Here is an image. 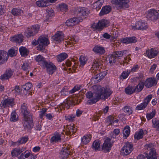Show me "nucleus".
I'll list each match as a JSON object with an SVG mask.
<instances>
[{
    "mask_svg": "<svg viewBox=\"0 0 159 159\" xmlns=\"http://www.w3.org/2000/svg\"><path fill=\"white\" fill-rule=\"evenodd\" d=\"M93 89L95 90V92L93 93L89 91L86 93V95L87 98L89 99L92 98H93L87 101V104H91L96 103L101 99L107 98L112 93V92L110 89L102 87L100 85H94L93 86Z\"/></svg>",
    "mask_w": 159,
    "mask_h": 159,
    "instance_id": "f257e3e1",
    "label": "nucleus"
},
{
    "mask_svg": "<svg viewBox=\"0 0 159 159\" xmlns=\"http://www.w3.org/2000/svg\"><path fill=\"white\" fill-rule=\"evenodd\" d=\"M38 64L44 69L46 68L47 72L52 75L57 69L56 67L51 62L47 61L45 58L41 55L37 56L35 59Z\"/></svg>",
    "mask_w": 159,
    "mask_h": 159,
    "instance_id": "f03ea898",
    "label": "nucleus"
},
{
    "mask_svg": "<svg viewBox=\"0 0 159 159\" xmlns=\"http://www.w3.org/2000/svg\"><path fill=\"white\" fill-rule=\"evenodd\" d=\"M130 0H111V2L115 4L116 8L118 10L128 8L129 5V3Z\"/></svg>",
    "mask_w": 159,
    "mask_h": 159,
    "instance_id": "7ed1b4c3",
    "label": "nucleus"
},
{
    "mask_svg": "<svg viewBox=\"0 0 159 159\" xmlns=\"http://www.w3.org/2000/svg\"><path fill=\"white\" fill-rule=\"evenodd\" d=\"M39 28L38 25H34L28 28L25 31V36L28 38L34 36L38 33Z\"/></svg>",
    "mask_w": 159,
    "mask_h": 159,
    "instance_id": "20e7f679",
    "label": "nucleus"
},
{
    "mask_svg": "<svg viewBox=\"0 0 159 159\" xmlns=\"http://www.w3.org/2000/svg\"><path fill=\"white\" fill-rule=\"evenodd\" d=\"M29 116L24 117L23 125L25 129H30L33 126L32 114H30Z\"/></svg>",
    "mask_w": 159,
    "mask_h": 159,
    "instance_id": "39448f33",
    "label": "nucleus"
},
{
    "mask_svg": "<svg viewBox=\"0 0 159 159\" xmlns=\"http://www.w3.org/2000/svg\"><path fill=\"white\" fill-rule=\"evenodd\" d=\"M114 142V141H111L109 138L106 139L102 146V150L104 152H109L111 150Z\"/></svg>",
    "mask_w": 159,
    "mask_h": 159,
    "instance_id": "423d86ee",
    "label": "nucleus"
},
{
    "mask_svg": "<svg viewBox=\"0 0 159 159\" xmlns=\"http://www.w3.org/2000/svg\"><path fill=\"white\" fill-rule=\"evenodd\" d=\"M109 21L107 20L102 19L99 21L97 24H94L92 25L93 28L96 30H101L105 27L108 26Z\"/></svg>",
    "mask_w": 159,
    "mask_h": 159,
    "instance_id": "0eeeda50",
    "label": "nucleus"
},
{
    "mask_svg": "<svg viewBox=\"0 0 159 159\" xmlns=\"http://www.w3.org/2000/svg\"><path fill=\"white\" fill-rule=\"evenodd\" d=\"M39 45L37 46L38 49L40 50H42L46 46H47L49 43V41L48 39L45 37L42 36H40L39 38Z\"/></svg>",
    "mask_w": 159,
    "mask_h": 159,
    "instance_id": "6e6552de",
    "label": "nucleus"
},
{
    "mask_svg": "<svg viewBox=\"0 0 159 159\" xmlns=\"http://www.w3.org/2000/svg\"><path fill=\"white\" fill-rule=\"evenodd\" d=\"M15 104L14 99L8 98L2 101L0 106L1 107L6 108L7 107H12Z\"/></svg>",
    "mask_w": 159,
    "mask_h": 159,
    "instance_id": "1a4fd4ad",
    "label": "nucleus"
},
{
    "mask_svg": "<svg viewBox=\"0 0 159 159\" xmlns=\"http://www.w3.org/2000/svg\"><path fill=\"white\" fill-rule=\"evenodd\" d=\"M76 13L79 17L83 18L87 16L89 13V11L88 9L85 7H78L77 9Z\"/></svg>",
    "mask_w": 159,
    "mask_h": 159,
    "instance_id": "9d476101",
    "label": "nucleus"
},
{
    "mask_svg": "<svg viewBox=\"0 0 159 159\" xmlns=\"http://www.w3.org/2000/svg\"><path fill=\"white\" fill-rule=\"evenodd\" d=\"M159 17V13L156 10L154 9H151L148 11V13L147 15L148 19L153 20L157 19Z\"/></svg>",
    "mask_w": 159,
    "mask_h": 159,
    "instance_id": "9b49d317",
    "label": "nucleus"
},
{
    "mask_svg": "<svg viewBox=\"0 0 159 159\" xmlns=\"http://www.w3.org/2000/svg\"><path fill=\"white\" fill-rule=\"evenodd\" d=\"M82 21V18L77 17L68 19L66 20V24L68 26H72Z\"/></svg>",
    "mask_w": 159,
    "mask_h": 159,
    "instance_id": "f8f14e48",
    "label": "nucleus"
},
{
    "mask_svg": "<svg viewBox=\"0 0 159 159\" xmlns=\"http://www.w3.org/2000/svg\"><path fill=\"white\" fill-rule=\"evenodd\" d=\"M157 83V81L154 78H149L147 79L144 85L148 88H151L152 86L156 85Z\"/></svg>",
    "mask_w": 159,
    "mask_h": 159,
    "instance_id": "ddd939ff",
    "label": "nucleus"
},
{
    "mask_svg": "<svg viewBox=\"0 0 159 159\" xmlns=\"http://www.w3.org/2000/svg\"><path fill=\"white\" fill-rule=\"evenodd\" d=\"M14 71L11 69H7L5 73L0 77V79L2 80H8L13 75Z\"/></svg>",
    "mask_w": 159,
    "mask_h": 159,
    "instance_id": "4468645a",
    "label": "nucleus"
},
{
    "mask_svg": "<svg viewBox=\"0 0 159 159\" xmlns=\"http://www.w3.org/2000/svg\"><path fill=\"white\" fill-rule=\"evenodd\" d=\"M64 36L61 32L58 31L52 37V39L57 43H59L63 40Z\"/></svg>",
    "mask_w": 159,
    "mask_h": 159,
    "instance_id": "2eb2a0df",
    "label": "nucleus"
},
{
    "mask_svg": "<svg viewBox=\"0 0 159 159\" xmlns=\"http://www.w3.org/2000/svg\"><path fill=\"white\" fill-rule=\"evenodd\" d=\"M8 58V55L6 51H0V65L6 62Z\"/></svg>",
    "mask_w": 159,
    "mask_h": 159,
    "instance_id": "dca6fc26",
    "label": "nucleus"
},
{
    "mask_svg": "<svg viewBox=\"0 0 159 159\" xmlns=\"http://www.w3.org/2000/svg\"><path fill=\"white\" fill-rule=\"evenodd\" d=\"M145 156L147 159H157V156L155 149H153L150 151H147Z\"/></svg>",
    "mask_w": 159,
    "mask_h": 159,
    "instance_id": "f3484780",
    "label": "nucleus"
},
{
    "mask_svg": "<svg viewBox=\"0 0 159 159\" xmlns=\"http://www.w3.org/2000/svg\"><path fill=\"white\" fill-rule=\"evenodd\" d=\"M146 53L149 58H152L157 56L158 52L157 50L152 48L150 49L147 50L146 51Z\"/></svg>",
    "mask_w": 159,
    "mask_h": 159,
    "instance_id": "a211bd4d",
    "label": "nucleus"
},
{
    "mask_svg": "<svg viewBox=\"0 0 159 159\" xmlns=\"http://www.w3.org/2000/svg\"><path fill=\"white\" fill-rule=\"evenodd\" d=\"M93 50L96 53H99L102 55L105 52V48L104 47L98 45L95 46L93 48Z\"/></svg>",
    "mask_w": 159,
    "mask_h": 159,
    "instance_id": "6ab92c4d",
    "label": "nucleus"
},
{
    "mask_svg": "<svg viewBox=\"0 0 159 159\" xmlns=\"http://www.w3.org/2000/svg\"><path fill=\"white\" fill-rule=\"evenodd\" d=\"M60 154L62 159L66 158L70 154V152L66 148L64 147L61 149Z\"/></svg>",
    "mask_w": 159,
    "mask_h": 159,
    "instance_id": "aec40b11",
    "label": "nucleus"
},
{
    "mask_svg": "<svg viewBox=\"0 0 159 159\" xmlns=\"http://www.w3.org/2000/svg\"><path fill=\"white\" fill-rule=\"evenodd\" d=\"M111 10V7L109 5L104 6L99 13L100 16H103L110 12Z\"/></svg>",
    "mask_w": 159,
    "mask_h": 159,
    "instance_id": "412c9836",
    "label": "nucleus"
},
{
    "mask_svg": "<svg viewBox=\"0 0 159 159\" xmlns=\"http://www.w3.org/2000/svg\"><path fill=\"white\" fill-rule=\"evenodd\" d=\"M21 112L23 114L24 117L29 116L30 114H32V113H30L27 110V107L25 105V104L23 103L21 105Z\"/></svg>",
    "mask_w": 159,
    "mask_h": 159,
    "instance_id": "4be33fe9",
    "label": "nucleus"
},
{
    "mask_svg": "<svg viewBox=\"0 0 159 159\" xmlns=\"http://www.w3.org/2000/svg\"><path fill=\"white\" fill-rule=\"evenodd\" d=\"M23 40V36L21 34H20L17 35L13 37L12 39L13 41L17 43H21Z\"/></svg>",
    "mask_w": 159,
    "mask_h": 159,
    "instance_id": "5701e85b",
    "label": "nucleus"
},
{
    "mask_svg": "<svg viewBox=\"0 0 159 159\" xmlns=\"http://www.w3.org/2000/svg\"><path fill=\"white\" fill-rule=\"evenodd\" d=\"M127 52L126 50L118 51L114 52L113 53L116 56L115 57L117 58V59L118 60L122 58L123 55L126 54Z\"/></svg>",
    "mask_w": 159,
    "mask_h": 159,
    "instance_id": "b1692460",
    "label": "nucleus"
},
{
    "mask_svg": "<svg viewBox=\"0 0 159 159\" xmlns=\"http://www.w3.org/2000/svg\"><path fill=\"white\" fill-rule=\"evenodd\" d=\"M144 87V83L140 81L135 87H133L134 92L139 93L141 92Z\"/></svg>",
    "mask_w": 159,
    "mask_h": 159,
    "instance_id": "393cba45",
    "label": "nucleus"
},
{
    "mask_svg": "<svg viewBox=\"0 0 159 159\" xmlns=\"http://www.w3.org/2000/svg\"><path fill=\"white\" fill-rule=\"evenodd\" d=\"M20 54L22 57H26L27 56L29 51L26 48L24 47H20L19 49Z\"/></svg>",
    "mask_w": 159,
    "mask_h": 159,
    "instance_id": "a878e982",
    "label": "nucleus"
},
{
    "mask_svg": "<svg viewBox=\"0 0 159 159\" xmlns=\"http://www.w3.org/2000/svg\"><path fill=\"white\" fill-rule=\"evenodd\" d=\"M11 13L13 15L16 16H19L23 13V11L18 8H14L11 10Z\"/></svg>",
    "mask_w": 159,
    "mask_h": 159,
    "instance_id": "bb28decb",
    "label": "nucleus"
},
{
    "mask_svg": "<svg viewBox=\"0 0 159 159\" xmlns=\"http://www.w3.org/2000/svg\"><path fill=\"white\" fill-rule=\"evenodd\" d=\"M115 56H116L113 53L109 55L108 57L109 63L111 66L113 65L118 60Z\"/></svg>",
    "mask_w": 159,
    "mask_h": 159,
    "instance_id": "cd10ccee",
    "label": "nucleus"
},
{
    "mask_svg": "<svg viewBox=\"0 0 159 159\" xmlns=\"http://www.w3.org/2000/svg\"><path fill=\"white\" fill-rule=\"evenodd\" d=\"M68 57L67 54L66 53H62L57 56V60L61 62L66 59Z\"/></svg>",
    "mask_w": 159,
    "mask_h": 159,
    "instance_id": "c85d7f7f",
    "label": "nucleus"
},
{
    "mask_svg": "<svg viewBox=\"0 0 159 159\" xmlns=\"http://www.w3.org/2000/svg\"><path fill=\"white\" fill-rule=\"evenodd\" d=\"M91 137L90 134L84 135L81 139V143L83 144H87L90 140Z\"/></svg>",
    "mask_w": 159,
    "mask_h": 159,
    "instance_id": "c756f323",
    "label": "nucleus"
},
{
    "mask_svg": "<svg viewBox=\"0 0 159 159\" xmlns=\"http://www.w3.org/2000/svg\"><path fill=\"white\" fill-rule=\"evenodd\" d=\"M130 132V127L127 125L125 127L123 131L124 137L126 139L129 136Z\"/></svg>",
    "mask_w": 159,
    "mask_h": 159,
    "instance_id": "7c9ffc66",
    "label": "nucleus"
},
{
    "mask_svg": "<svg viewBox=\"0 0 159 159\" xmlns=\"http://www.w3.org/2000/svg\"><path fill=\"white\" fill-rule=\"evenodd\" d=\"M28 137H23L20 138V139L18 141L14 143L13 144L15 145H19L21 144L25 143L28 140Z\"/></svg>",
    "mask_w": 159,
    "mask_h": 159,
    "instance_id": "2f4dec72",
    "label": "nucleus"
},
{
    "mask_svg": "<svg viewBox=\"0 0 159 159\" xmlns=\"http://www.w3.org/2000/svg\"><path fill=\"white\" fill-rule=\"evenodd\" d=\"M103 2V0H99L97 1L96 2L94 3V7L97 11H98L100 9Z\"/></svg>",
    "mask_w": 159,
    "mask_h": 159,
    "instance_id": "473e14b6",
    "label": "nucleus"
},
{
    "mask_svg": "<svg viewBox=\"0 0 159 159\" xmlns=\"http://www.w3.org/2000/svg\"><path fill=\"white\" fill-rule=\"evenodd\" d=\"M100 141L98 140L94 141L92 145V148L95 151L99 150L100 148Z\"/></svg>",
    "mask_w": 159,
    "mask_h": 159,
    "instance_id": "72a5a7b5",
    "label": "nucleus"
},
{
    "mask_svg": "<svg viewBox=\"0 0 159 159\" xmlns=\"http://www.w3.org/2000/svg\"><path fill=\"white\" fill-rule=\"evenodd\" d=\"M144 132L142 129H141L139 131L136 133L134 135L135 139L138 140L142 139L143 136Z\"/></svg>",
    "mask_w": 159,
    "mask_h": 159,
    "instance_id": "f704fd0d",
    "label": "nucleus"
},
{
    "mask_svg": "<svg viewBox=\"0 0 159 159\" xmlns=\"http://www.w3.org/2000/svg\"><path fill=\"white\" fill-rule=\"evenodd\" d=\"M61 135L60 134L57 133L54 136L52 137L51 141L52 142H57L61 140Z\"/></svg>",
    "mask_w": 159,
    "mask_h": 159,
    "instance_id": "c9c22d12",
    "label": "nucleus"
},
{
    "mask_svg": "<svg viewBox=\"0 0 159 159\" xmlns=\"http://www.w3.org/2000/svg\"><path fill=\"white\" fill-rule=\"evenodd\" d=\"M106 75V73L105 72H103L98 73L94 76V78L95 79L99 81V80H100L102 79L103 77Z\"/></svg>",
    "mask_w": 159,
    "mask_h": 159,
    "instance_id": "e433bc0d",
    "label": "nucleus"
},
{
    "mask_svg": "<svg viewBox=\"0 0 159 159\" xmlns=\"http://www.w3.org/2000/svg\"><path fill=\"white\" fill-rule=\"evenodd\" d=\"M36 4L39 7H44L48 6L47 1L43 0H39L37 1Z\"/></svg>",
    "mask_w": 159,
    "mask_h": 159,
    "instance_id": "4c0bfd02",
    "label": "nucleus"
},
{
    "mask_svg": "<svg viewBox=\"0 0 159 159\" xmlns=\"http://www.w3.org/2000/svg\"><path fill=\"white\" fill-rule=\"evenodd\" d=\"M100 65V61L99 60H96L94 61L92 65V67L93 68L95 69V70L94 71H93V72H94L96 70H98Z\"/></svg>",
    "mask_w": 159,
    "mask_h": 159,
    "instance_id": "58836bf2",
    "label": "nucleus"
},
{
    "mask_svg": "<svg viewBox=\"0 0 159 159\" xmlns=\"http://www.w3.org/2000/svg\"><path fill=\"white\" fill-rule=\"evenodd\" d=\"M125 92L127 94H131L134 92L133 87L128 86L125 89Z\"/></svg>",
    "mask_w": 159,
    "mask_h": 159,
    "instance_id": "ea45409f",
    "label": "nucleus"
},
{
    "mask_svg": "<svg viewBox=\"0 0 159 159\" xmlns=\"http://www.w3.org/2000/svg\"><path fill=\"white\" fill-rule=\"evenodd\" d=\"M60 10L62 11H67L68 10L67 5L65 3H61L59 4Z\"/></svg>",
    "mask_w": 159,
    "mask_h": 159,
    "instance_id": "a19ab883",
    "label": "nucleus"
},
{
    "mask_svg": "<svg viewBox=\"0 0 159 159\" xmlns=\"http://www.w3.org/2000/svg\"><path fill=\"white\" fill-rule=\"evenodd\" d=\"M152 123L153 127L156 128L157 130L159 131V120H157L156 118L153 119Z\"/></svg>",
    "mask_w": 159,
    "mask_h": 159,
    "instance_id": "79ce46f5",
    "label": "nucleus"
},
{
    "mask_svg": "<svg viewBox=\"0 0 159 159\" xmlns=\"http://www.w3.org/2000/svg\"><path fill=\"white\" fill-rule=\"evenodd\" d=\"M31 87V84L30 83H27L22 86L21 90L27 92L30 89Z\"/></svg>",
    "mask_w": 159,
    "mask_h": 159,
    "instance_id": "37998d69",
    "label": "nucleus"
},
{
    "mask_svg": "<svg viewBox=\"0 0 159 159\" xmlns=\"http://www.w3.org/2000/svg\"><path fill=\"white\" fill-rule=\"evenodd\" d=\"M125 146H123L121 150V153L124 156H126L129 154L131 152V150L129 151L125 148Z\"/></svg>",
    "mask_w": 159,
    "mask_h": 159,
    "instance_id": "c03bdc74",
    "label": "nucleus"
},
{
    "mask_svg": "<svg viewBox=\"0 0 159 159\" xmlns=\"http://www.w3.org/2000/svg\"><path fill=\"white\" fill-rule=\"evenodd\" d=\"M156 111L155 110H153L151 112L146 114V116L148 120H149L154 117L156 114Z\"/></svg>",
    "mask_w": 159,
    "mask_h": 159,
    "instance_id": "a18cd8bd",
    "label": "nucleus"
},
{
    "mask_svg": "<svg viewBox=\"0 0 159 159\" xmlns=\"http://www.w3.org/2000/svg\"><path fill=\"white\" fill-rule=\"evenodd\" d=\"M10 120L13 122H16L18 120V117H16L15 111H13L11 114Z\"/></svg>",
    "mask_w": 159,
    "mask_h": 159,
    "instance_id": "49530a36",
    "label": "nucleus"
},
{
    "mask_svg": "<svg viewBox=\"0 0 159 159\" xmlns=\"http://www.w3.org/2000/svg\"><path fill=\"white\" fill-rule=\"evenodd\" d=\"M123 110L124 112L128 113L129 115L131 114L132 112L131 109L129 106H125L123 108Z\"/></svg>",
    "mask_w": 159,
    "mask_h": 159,
    "instance_id": "de8ad7c7",
    "label": "nucleus"
},
{
    "mask_svg": "<svg viewBox=\"0 0 159 159\" xmlns=\"http://www.w3.org/2000/svg\"><path fill=\"white\" fill-rule=\"evenodd\" d=\"M130 72V70L127 71V72L124 71L120 76V77L123 78V79H125L128 77Z\"/></svg>",
    "mask_w": 159,
    "mask_h": 159,
    "instance_id": "09e8293b",
    "label": "nucleus"
},
{
    "mask_svg": "<svg viewBox=\"0 0 159 159\" xmlns=\"http://www.w3.org/2000/svg\"><path fill=\"white\" fill-rule=\"evenodd\" d=\"M147 106L146 104H144L143 102L141 103L140 105H138L136 107V109L138 110H139L144 109Z\"/></svg>",
    "mask_w": 159,
    "mask_h": 159,
    "instance_id": "8fccbe9b",
    "label": "nucleus"
},
{
    "mask_svg": "<svg viewBox=\"0 0 159 159\" xmlns=\"http://www.w3.org/2000/svg\"><path fill=\"white\" fill-rule=\"evenodd\" d=\"M152 97V95H148L144 99V101L143 102L144 104H146V105L147 106Z\"/></svg>",
    "mask_w": 159,
    "mask_h": 159,
    "instance_id": "3c124183",
    "label": "nucleus"
},
{
    "mask_svg": "<svg viewBox=\"0 0 159 159\" xmlns=\"http://www.w3.org/2000/svg\"><path fill=\"white\" fill-rule=\"evenodd\" d=\"M114 117L112 116H109L107 117V122H110L109 125H112L114 123Z\"/></svg>",
    "mask_w": 159,
    "mask_h": 159,
    "instance_id": "603ef678",
    "label": "nucleus"
},
{
    "mask_svg": "<svg viewBox=\"0 0 159 159\" xmlns=\"http://www.w3.org/2000/svg\"><path fill=\"white\" fill-rule=\"evenodd\" d=\"M8 56L11 57H13L15 56L16 55V53L14 49L11 48L9 49L8 51Z\"/></svg>",
    "mask_w": 159,
    "mask_h": 159,
    "instance_id": "864d4df0",
    "label": "nucleus"
},
{
    "mask_svg": "<svg viewBox=\"0 0 159 159\" xmlns=\"http://www.w3.org/2000/svg\"><path fill=\"white\" fill-rule=\"evenodd\" d=\"M124 146H125V148L129 151L131 150V152H132L133 150V145L129 143V142H127Z\"/></svg>",
    "mask_w": 159,
    "mask_h": 159,
    "instance_id": "5fc2aeb1",
    "label": "nucleus"
},
{
    "mask_svg": "<svg viewBox=\"0 0 159 159\" xmlns=\"http://www.w3.org/2000/svg\"><path fill=\"white\" fill-rule=\"evenodd\" d=\"M70 40L72 43L76 44L78 41V38L76 36L71 37Z\"/></svg>",
    "mask_w": 159,
    "mask_h": 159,
    "instance_id": "6e6d98bb",
    "label": "nucleus"
},
{
    "mask_svg": "<svg viewBox=\"0 0 159 159\" xmlns=\"http://www.w3.org/2000/svg\"><path fill=\"white\" fill-rule=\"evenodd\" d=\"M29 64L27 63H24L21 66V68L25 71H26L29 68Z\"/></svg>",
    "mask_w": 159,
    "mask_h": 159,
    "instance_id": "4d7b16f0",
    "label": "nucleus"
},
{
    "mask_svg": "<svg viewBox=\"0 0 159 159\" xmlns=\"http://www.w3.org/2000/svg\"><path fill=\"white\" fill-rule=\"evenodd\" d=\"M85 58L83 57H80V66H83L86 63V61L85 60Z\"/></svg>",
    "mask_w": 159,
    "mask_h": 159,
    "instance_id": "13d9d810",
    "label": "nucleus"
},
{
    "mask_svg": "<svg viewBox=\"0 0 159 159\" xmlns=\"http://www.w3.org/2000/svg\"><path fill=\"white\" fill-rule=\"evenodd\" d=\"M129 38V43H135L137 42V39L135 37H131Z\"/></svg>",
    "mask_w": 159,
    "mask_h": 159,
    "instance_id": "bf43d9fd",
    "label": "nucleus"
},
{
    "mask_svg": "<svg viewBox=\"0 0 159 159\" xmlns=\"http://www.w3.org/2000/svg\"><path fill=\"white\" fill-rule=\"evenodd\" d=\"M153 145L152 144H149L146 145L145 146V148H146L148 151H150L153 149H155L153 147Z\"/></svg>",
    "mask_w": 159,
    "mask_h": 159,
    "instance_id": "052dcab7",
    "label": "nucleus"
},
{
    "mask_svg": "<svg viewBox=\"0 0 159 159\" xmlns=\"http://www.w3.org/2000/svg\"><path fill=\"white\" fill-rule=\"evenodd\" d=\"M148 28V26L144 22H142L140 26V30H145Z\"/></svg>",
    "mask_w": 159,
    "mask_h": 159,
    "instance_id": "680f3d73",
    "label": "nucleus"
},
{
    "mask_svg": "<svg viewBox=\"0 0 159 159\" xmlns=\"http://www.w3.org/2000/svg\"><path fill=\"white\" fill-rule=\"evenodd\" d=\"M80 89V87L78 85L75 86L72 89L70 90V93H72Z\"/></svg>",
    "mask_w": 159,
    "mask_h": 159,
    "instance_id": "e2e57ef3",
    "label": "nucleus"
},
{
    "mask_svg": "<svg viewBox=\"0 0 159 159\" xmlns=\"http://www.w3.org/2000/svg\"><path fill=\"white\" fill-rule=\"evenodd\" d=\"M120 41L123 43L126 44H129L128 37L122 38L121 39Z\"/></svg>",
    "mask_w": 159,
    "mask_h": 159,
    "instance_id": "0e129e2a",
    "label": "nucleus"
},
{
    "mask_svg": "<svg viewBox=\"0 0 159 159\" xmlns=\"http://www.w3.org/2000/svg\"><path fill=\"white\" fill-rule=\"evenodd\" d=\"M103 37L106 39H109L110 38L111 36L107 33H105L102 35Z\"/></svg>",
    "mask_w": 159,
    "mask_h": 159,
    "instance_id": "69168bd1",
    "label": "nucleus"
},
{
    "mask_svg": "<svg viewBox=\"0 0 159 159\" xmlns=\"http://www.w3.org/2000/svg\"><path fill=\"white\" fill-rule=\"evenodd\" d=\"M141 23V22L139 21L136 23L135 26V28L138 30H140Z\"/></svg>",
    "mask_w": 159,
    "mask_h": 159,
    "instance_id": "338daca9",
    "label": "nucleus"
},
{
    "mask_svg": "<svg viewBox=\"0 0 159 159\" xmlns=\"http://www.w3.org/2000/svg\"><path fill=\"white\" fill-rule=\"evenodd\" d=\"M137 159H147L146 157L143 155H138L137 157Z\"/></svg>",
    "mask_w": 159,
    "mask_h": 159,
    "instance_id": "774afa93",
    "label": "nucleus"
}]
</instances>
